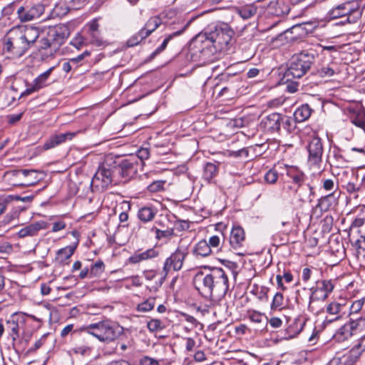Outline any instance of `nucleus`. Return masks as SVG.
<instances>
[{"mask_svg": "<svg viewBox=\"0 0 365 365\" xmlns=\"http://www.w3.org/2000/svg\"><path fill=\"white\" fill-rule=\"evenodd\" d=\"M339 196V195L337 192H331L329 194L322 197L318 200L317 208H319L322 212L328 211L336 204Z\"/></svg>", "mask_w": 365, "mask_h": 365, "instance_id": "obj_20", "label": "nucleus"}, {"mask_svg": "<svg viewBox=\"0 0 365 365\" xmlns=\"http://www.w3.org/2000/svg\"><path fill=\"white\" fill-rule=\"evenodd\" d=\"M115 176L116 173L114 172V166L111 167L107 163H103L96 172L92 182L96 186L105 188L112 184Z\"/></svg>", "mask_w": 365, "mask_h": 365, "instance_id": "obj_10", "label": "nucleus"}, {"mask_svg": "<svg viewBox=\"0 0 365 365\" xmlns=\"http://www.w3.org/2000/svg\"><path fill=\"white\" fill-rule=\"evenodd\" d=\"M162 24V20L159 16H153L148 19L143 28L144 32L149 36L155 29Z\"/></svg>", "mask_w": 365, "mask_h": 365, "instance_id": "obj_35", "label": "nucleus"}, {"mask_svg": "<svg viewBox=\"0 0 365 365\" xmlns=\"http://www.w3.org/2000/svg\"><path fill=\"white\" fill-rule=\"evenodd\" d=\"M75 251V247L68 246L59 250L57 252L56 259L62 263H66L67 260L72 256Z\"/></svg>", "mask_w": 365, "mask_h": 365, "instance_id": "obj_37", "label": "nucleus"}, {"mask_svg": "<svg viewBox=\"0 0 365 365\" xmlns=\"http://www.w3.org/2000/svg\"><path fill=\"white\" fill-rule=\"evenodd\" d=\"M354 178L355 181L349 182L345 186L346 190L349 193H354L365 188V176H361V183H358L359 174H356Z\"/></svg>", "mask_w": 365, "mask_h": 365, "instance_id": "obj_33", "label": "nucleus"}, {"mask_svg": "<svg viewBox=\"0 0 365 365\" xmlns=\"http://www.w3.org/2000/svg\"><path fill=\"white\" fill-rule=\"evenodd\" d=\"M218 173L217 166L213 163H207L204 166L203 178L210 182Z\"/></svg>", "mask_w": 365, "mask_h": 365, "instance_id": "obj_36", "label": "nucleus"}, {"mask_svg": "<svg viewBox=\"0 0 365 365\" xmlns=\"http://www.w3.org/2000/svg\"><path fill=\"white\" fill-rule=\"evenodd\" d=\"M353 225L365 230V207L361 209V217H358L353 222Z\"/></svg>", "mask_w": 365, "mask_h": 365, "instance_id": "obj_52", "label": "nucleus"}, {"mask_svg": "<svg viewBox=\"0 0 365 365\" xmlns=\"http://www.w3.org/2000/svg\"><path fill=\"white\" fill-rule=\"evenodd\" d=\"M257 8L254 4H247L235 8V11L244 20L249 19L257 13Z\"/></svg>", "mask_w": 365, "mask_h": 365, "instance_id": "obj_31", "label": "nucleus"}, {"mask_svg": "<svg viewBox=\"0 0 365 365\" xmlns=\"http://www.w3.org/2000/svg\"><path fill=\"white\" fill-rule=\"evenodd\" d=\"M40 34V29L36 26H14L4 37V50L16 57H21L36 46Z\"/></svg>", "mask_w": 365, "mask_h": 365, "instance_id": "obj_1", "label": "nucleus"}, {"mask_svg": "<svg viewBox=\"0 0 365 365\" xmlns=\"http://www.w3.org/2000/svg\"><path fill=\"white\" fill-rule=\"evenodd\" d=\"M150 152L148 148H140L137 153V156L140 160H146L149 158Z\"/></svg>", "mask_w": 365, "mask_h": 365, "instance_id": "obj_60", "label": "nucleus"}, {"mask_svg": "<svg viewBox=\"0 0 365 365\" xmlns=\"http://www.w3.org/2000/svg\"><path fill=\"white\" fill-rule=\"evenodd\" d=\"M326 312L327 314L336 315V317L344 319L348 315V305L344 301L341 302H332L327 305Z\"/></svg>", "mask_w": 365, "mask_h": 365, "instance_id": "obj_19", "label": "nucleus"}, {"mask_svg": "<svg viewBox=\"0 0 365 365\" xmlns=\"http://www.w3.org/2000/svg\"><path fill=\"white\" fill-rule=\"evenodd\" d=\"M307 151L309 163L312 165H319L322 162L324 151L322 140L317 136L314 137L307 145Z\"/></svg>", "mask_w": 365, "mask_h": 365, "instance_id": "obj_15", "label": "nucleus"}, {"mask_svg": "<svg viewBox=\"0 0 365 365\" xmlns=\"http://www.w3.org/2000/svg\"><path fill=\"white\" fill-rule=\"evenodd\" d=\"M46 223L43 221L36 222L30 224L25 227L21 229L18 232L19 237H32L38 234V232L43 229L46 228Z\"/></svg>", "mask_w": 365, "mask_h": 365, "instance_id": "obj_25", "label": "nucleus"}, {"mask_svg": "<svg viewBox=\"0 0 365 365\" xmlns=\"http://www.w3.org/2000/svg\"><path fill=\"white\" fill-rule=\"evenodd\" d=\"M138 167L135 157L130 156L120 160L117 165H114V172H115L116 175L120 176L125 180H128L136 175Z\"/></svg>", "mask_w": 365, "mask_h": 365, "instance_id": "obj_11", "label": "nucleus"}, {"mask_svg": "<svg viewBox=\"0 0 365 365\" xmlns=\"http://www.w3.org/2000/svg\"><path fill=\"white\" fill-rule=\"evenodd\" d=\"M207 28L196 35L191 41L190 50L193 55L204 60L218 53L212 38H210Z\"/></svg>", "mask_w": 365, "mask_h": 365, "instance_id": "obj_5", "label": "nucleus"}, {"mask_svg": "<svg viewBox=\"0 0 365 365\" xmlns=\"http://www.w3.org/2000/svg\"><path fill=\"white\" fill-rule=\"evenodd\" d=\"M279 177V173L277 168V166L274 167L272 169H270L265 175H264V180L269 184L276 183Z\"/></svg>", "mask_w": 365, "mask_h": 365, "instance_id": "obj_44", "label": "nucleus"}, {"mask_svg": "<svg viewBox=\"0 0 365 365\" xmlns=\"http://www.w3.org/2000/svg\"><path fill=\"white\" fill-rule=\"evenodd\" d=\"M157 215V210L151 207H143L138 211V218L142 222H148L152 221Z\"/></svg>", "mask_w": 365, "mask_h": 365, "instance_id": "obj_30", "label": "nucleus"}, {"mask_svg": "<svg viewBox=\"0 0 365 365\" xmlns=\"http://www.w3.org/2000/svg\"><path fill=\"white\" fill-rule=\"evenodd\" d=\"M12 251H13V247L10 243L4 242V243L0 245V252L9 254V253L12 252Z\"/></svg>", "mask_w": 365, "mask_h": 365, "instance_id": "obj_62", "label": "nucleus"}, {"mask_svg": "<svg viewBox=\"0 0 365 365\" xmlns=\"http://www.w3.org/2000/svg\"><path fill=\"white\" fill-rule=\"evenodd\" d=\"M248 318L252 322L258 324L257 331H262L266 329L268 318L264 314L257 311H251L248 313Z\"/></svg>", "mask_w": 365, "mask_h": 365, "instance_id": "obj_27", "label": "nucleus"}, {"mask_svg": "<svg viewBox=\"0 0 365 365\" xmlns=\"http://www.w3.org/2000/svg\"><path fill=\"white\" fill-rule=\"evenodd\" d=\"M147 327L148 329L152 332L161 331L165 328L163 323L157 319H153L149 321L148 322Z\"/></svg>", "mask_w": 365, "mask_h": 365, "instance_id": "obj_45", "label": "nucleus"}, {"mask_svg": "<svg viewBox=\"0 0 365 365\" xmlns=\"http://www.w3.org/2000/svg\"><path fill=\"white\" fill-rule=\"evenodd\" d=\"M153 230H155L156 238L158 240L170 237L173 235V231L172 230H160L157 228H153Z\"/></svg>", "mask_w": 365, "mask_h": 365, "instance_id": "obj_54", "label": "nucleus"}, {"mask_svg": "<svg viewBox=\"0 0 365 365\" xmlns=\"http://www.w3.org/2000/svg\"><path fill=\"white\" fill-rule=\"evenodd\" d=\"M210 38H212L217 52H225L234 35V31L225 23L211 24L207 27Z\"/></svg>", "mask_w": 365, "mask_h": 365, "instance_id": "obj_6", "label": "nucleus"}, {"mask_svg": "<svg viewBox=\"0 0 365 365\" xmlns=\"http://www.w3.org/2000/svg\"><path fill=\"white\" fill-rule=\"evenodd\" d=\"M165 184L164 181L158 180L152 182L150 185H148V189L149 191L155 192H158L163 188V185Z\"/></svg>", "mask_w": 365, "mask_h": 365, "instance_id": "obj_57", "label": "nucleus"}, {"mask_svg": "<svg viewBox=\"0 0 365 365\" xmlns=\"http://www.w3.org/2000/svg\"><path fill=\"white\" fill-rule=\"evenodd\" d=\"M352 123L365 131V113L356 116L352 120Z\"/></svg>", "mask_w": 365, "mask_h": 365, "instance_id": "obj_55", "label": "nucleus"}, {"mask_svg": "<svg viewBox=\"0 0 365 365\" xmlns=\"http://www.w3.org/2000/svg\"><path fill=\"white\" fill-rule=\"evenodd\" d=\"M361 238L355 242L358 257H365V230H360Z\"/></svg>", "mask_w": 365, "mask_h": 365, "instance_id": "obj_40", "label": "nucleus"}, {"mask_svg": "<svg viewBox=\"0 0 365 365\" xmlns=\"http://www.w3.org/2000/svg\"><path fill=\"white\" fill-rule=\"evenodd\" d=\"M245 242V234L243 228L239 225L233 226L230 235V245L232 248L238 252L237 254L242 255L239 251L242 250Z\"/></svg>", "mask_w": 365, "mask_h": 365, "instance_id": "obj_17", "label": "nucleus"}, {"mask_svg": "<svg viewBox=\"0 0 365 365\" xmlns=\"http://www.w3.org/2000/svg\"><path fill=\"white\" fill-rule=\"evenodd\" d=\"M139 365H159V361L154 358L144 356L140 359Z\"/></svg>", "mask_w": 365, "mask_h": 365, "instance_id": "obj_56", "label": "nucleus"}, {"mask_svg": "<svg viewBox=\"0 0 365 365\" xmlns=\"http://www.w3.org/2000/svg\"><path fill=\"white\" fill-rule=\"evenodd\" d=\"M22 115H23L22 113H17V114L9 115H7L8 122L10 124H14L16 122H18L19 120H20V119L22 117Z\"/></svg>", "mask_w": 365, "mask_h": 365, "instance_id": "obj_63", "label": "nucleus"}, {"mask_svg": "<svg viewBox=\"0 0 365 365\" xmlns=\"http://www.w3.org/2000/svg\"><path fill=\"white\" fill-rule=\"evenodd\" d=\"M305 324V321L302 318H297L287 328V333L289 338H293L298 335L302 330Z\"/></svg>", "mask_w": 365, "mask_h": 365, "instance_id": "obj_34", "label": "nucleus"}, {"mask_svg": "<svg viewBox=\"0 0 365 365\" xmlns=\"http://www.w3.org/2000/svg\"><path fill=\"white\" fill-rule=\"evenodd\" d=\"M88 43L86 38L81 35H77L71 42V44L79 49L84 44Z\"/></svg>", "mask_w": 365, "mask_h": 365, "instance_id": "obj_53", "label": "nucleus"}, {"mask_svg": "<svg viewBox=\"0 0 365 365\" xmlns=\"http://www.w3.org/2000/svg\"><path fill=\"white\" fill-rule=\"evenodd\" d=\"M44 6L37 4L28 10H26L24 6H20L17 10V14L21 22H27L38 19L44 13Z\"/></svg>", "mask_w": 365, "mask_h": 365, "instance_id": "obj_16", "label": "nucleus"}, {"mask_svg": "<svg viewBox=\"0 0 365 365\" xmlns=\"http://www.w3.org/2000/svg\"><path fill=\"white\" fill-rule=\"evenodd\" d=\"M331 19L346 16V21L353 24L361 16V11L355 1H346L332 8L328 13Z\"/></svg>", "mask_w": 365, "mask_h": 365, "instance_id": "obj_7", "label": "nucleus"}, {"mask_svg": "<svg viewBox=\"0 0 365 365\" xmlns=\"http://www.w3.org/2000/svg\"><path fill=\"white\" fill-rule=\"evenodd\" d=\"M207 244L214 253L215 252H218L220 250L221 240L219 236L213 235L209 238Z\"/></svg>", "mask_w": 365, "mask_h": 365, "instance_id": "obj_47", "label": "nucleus"}, {"mask_svg": "<svg viewBox=\"0 0 365 365\" xmlns=\"http://www.w3.org/2000/svg\"><path fill=\"white\" fill-rule=\"evenodd\" d=\"M188 254L189 250L187 246L178 245L175 252L164 262L163 267V277L165 278L170 270H180Z\"/></svg>", "mask_w": 365, "mask_h": 365, "instance_id": "obj_9", "label": "nucleus"}, {"mask_svg": "<svg viewBox=\"0 0 365 365\" xmlns=\"http://www.w3.org/2000/svg\"><path fill=\"white\" fill-rule=\"evenodd\" d=\"M228 155L230 157L234 158H240L245 157L247 158L248 156V151L245 148L240 149L236 151H228Z\"/></svg>", "mask_w": 365, "mask_h": 365, "instance_id": "obj_58", "label": "nucleus"}, {"mask_svg": "<svg viewBox=\"0 0 365 365\" xmlns=\"http://www.w3.org/2000/svg\"><path fill=\"white\" fill-rule=\"evenodd\" d=\"M356 334L350 320L339 328L334 334V339L341 342L348 340L353 335Z\"/></svg>", "mask_w": 365, "mask_h": 365, "instance_id": "obj_22", "label": "nucleus"}, {"mask_svg": "<svg viewBox=\"0 0 365 365\" xmlns=\"http://www.w3.org/2000/svg\"><path fill=\"white\" fill-rule=\"evenodd\" d=\"M155 298H148L143 302L140 303L137 306V311L140 312H147L152 310L155 306Z\"/></svg>", "mask_w": 365, "mask_h": 365, "instance_id": "obj_41", "label": "nucleus"}, {"mask_svg": "<svg viewBox=\"0 0 365 365\" xmlns=\"http://www.w3.org/2000/svg\"><path fill=\"white\" fill-rule=\"evenodd\" d=\"M105 271V264L102 260L93 263L90 269V277H100Z\"/></svg>", "mask_w": 365, "mask_h": 365, "instance_id": "obj_39", "label": "nucleus"}, {"mask_svg": "<svg viewBox=\"0 0 365 365\" xmlns=\"http://www.w3.org/2000/svg\"><path fill=\"white\" fill-rule=\"evenodd\" d=\"M76 135V133H66L51 136L44 144V150H48L66 142L67 140H71Z\"/></svg>", "mask_w": 365, "mask_h": 365, "instance_id": "obj_21", "label": "nucleus"}, {"mask_svg": "<svg viewBox=\"0 0 365 365\" xmlns=\"http://www.w3.org/2000/svg\"><path fill=\"white\" fill-rule=\"evenodd\" d=\"M341 319H342L340 317H336V315H331V314H327V315L326 316L325 319L324 321V324L325 326H327L334 322H337Z\"/></svg>", "mask_w": 365, "mask_h": 365, "instance_id": "obj_61", "label": "nucleus"}, {"mask_svg": "<svg viewBox=\"0 0 365 365\" xmlns=\"http://www.w3.org/2000/svg\"><path fill=\"white\" fill-rule=\"evenodd\" d=\"M335 71L330 65L322 66L317 71V74L322 78H329L334 75Z\"/></svg>", "mask_w": 365, "mask_h": 365, "instance_id": "obj_48", "label": "nucleus"}, {"mask_svg": "<svg viewBox=\"0 0 365 365\" xmlns=\"http://www.w3.org/2000/svg\"><path fill=\"white\" fill-rule=\"evenodd\" d=\"M53 67L50 68L36 78L31 85H27V88L21 96H28L33 93L38 91L40 89L47 86L46 81L53 71Z\"/></svg>", "mask_w": 365, "mask_h": 365, "instance_id": "obj_18", "label": "nucleus"}, {"mask_svg": "<svg viewBox=\"0 0 365 365\" xmlns=\"http://www.w3.org/2000/svg\"><path fill=\"white\" fill-rule=\"evenodd\" d=\"M334 288V284L331 279L317 281L316 287L311 289L312 294L309 297V302L316 300H325Z\"/></svg>", "mask_w": 365, "mask_h": 365, "instance_id": "obj_13", "label": "nucleus"}, {"mask_svg": "<svg viewBox=\"0 0 365 365\" xmlns=\"http://www.w3.org/2000/svg\"><path fill=\"white\" fill-rule=\"evenodd\" d=\"M88 30L86 40L88 43L94 46L101 47L108 45V42L104 39L99 30L100 25L98 19H93L88 24Z\"/></svg>", "mask_w": 365, "mask_h": 365, "instance_id": "obj_14", "label": "nucleus"}, {"mask_svg": "<svg viewBox=\"0 0 365 365\" xmlns=\"http://www.w3.org/2000/svg\"><path fill=\"white\" fill-rule=\"evenodd\" d=\"M194 283L196 289L206 297H224L229 289L228 277L223 269L218 267L206 273H197Z\"/></svg>", "mask_w": 365, "mask_h": 365, "instance_id": "obj_2", "label": "nucleus"}, {"mask_svg": "<svg viewBox=\"0 0 365 365\" xmlns=\"http://www.w3.org/2000/svg\"><path fill=\"white\" fill-rule=\"evenodd\" d=\"M190 22H191V21H189L185 24H182L179 28H178V30L176 31H174L172 34L168 35L165 37V38L164 39V41H163V43H161V45L160 46H158L153 52V53L151 54V57H155V56H157L158 54H159L160 53L163 51L165 49V48L167 47L169 41L170 40H172L174 37L181 35L186 30V29L189 26Z\"/></svg>", "mask_w": 365, "mask_h": 365, "instance_id": "obj_23", "label": "nucleus"}, {"mask_svg": "<svg viewBox=\"0 0 365 365\" xmlns=\"http://www.w3.org/2000/svg\"><path fill=\"white\" fill-rule=\"evenodd\" d=\"M53 36H58L61 39L66 38L68 36V29L66 26H57L53 30Z\"/></svg>", "mask_w": 365, "mask_h": 365, "instance_id": "obj_51", "label": "nucleus"}, {"mask_svg": "<svg viewBox=\"0 0 365 365\" xmlns=\"http://www.w3.org/2000/svg\"><path fill=\"white\" fill-rule=\"evenodd\" d=\"M193 254L201 257H207L213 254L210 247L207 244V241L202 240L199 241L194 247Z\"/></svg>", "mask_w": 365, "mask_h": 365, "instance_id": "obj_29", "label": "nucleus"}, {"mask_svg": "<svg viewBox=\"0 0 365 365\" xmlns=\"http://www.w3.org/2000/svg\"><path fill=\"white\" fill-rule=\"evenodd\" d=\"M314 61V54L312 52L303 51L294 55L281 81L288 83L292 78H300L310 69Z\"/></svg>", "mask_w": 365, "mask_h": 365, "instance_id": "obj_3", "label": "nucleus"}, {"mask_svg": "<svg viewBox=\"0 0 365 365\" xmlns=\"http://www.w3.org/2000/svg\"><path fill=\"white\" fill-rule=\"evenodd\" d=\"M364 302L365 298H361L354 301L350 307H348V309H349L348 315L359 313L361 310Z\"/></svg>", "mask_w": 365, "mask_h": 365, "instance_id": "obj_46", "label": "nucleus"}, {"mask_svg": "<svg viewBox=\"0 0 365 365\" xmlns=\"http://www.w3.org/2000/svg\"><path fill=\"white\" fill-rule=\"evenodd\" d=\"M350 322L353 325L355 334L365 331V318L364 317H361L354 320L350 319Z\"/></svg>", "mask_w": 365, "mask_h": 365, "instance_id": "obj_43", "label": "nucleus"}, {"mask_svg": "<svg viewBox=\"0 0 365 365\" xmlns=\"http://www.w3.org/2000/svg\"><path fill=\"white\" fill-rule=\"evenodd\" d=\"M286 170V174L289 177L296 187H293L294 192L297 198L301 201H304L308 192L310 193L313 191V187L309 184H304V174L293 166H287L284 165ZM292 189V186L289 187Z\"/></svg>", "mask_w": 365, "mask_h": 365, "instance_id": "obj_8", "label": "nucleus"}, {"mask_svg": "<svg viewBox=\"0 0 365 365\" xmlns=\"http://www.w3.org/2000/svg\"><path fill=\"white\" fill-rule=\"evenodd\" d=\"M148 36L141 29L138 33L133 35L127 41V45L129 47H133L139 44L143 39L146 38Z\"/></svg>", "mask_w": 365, "mask_h": 365, "instance_id": "obj_38", "label": "nucleus"}, {"mask_svg": "<svg viewBox=\"0 0 365 365\" xmlns=\"http://www.w3.org/2000/svg\"><path fill=\"white\" fill-rule=\"evenodd\" d=\"M312 108L308 104H303L294 113V118L296 122L302 123L307 120L312 114Z\"/></svg>", "mask_w": 365, "mask_h": 365, "instance_id": "obj_32", "label": "nucleus"}, {"mask_svg": "<svg viewBox=\"0 0 365 365\" xmlns=\"http://www.w3.org/2000/svg\"><path fill=\"white\" fill-rule=\"evenodd\" d=\"M39 45L37 46V48L40 49H47L51 46V41L47 38H41L40 41H38Z\"/></svg>", "mask_w": 365, "mask_h": 365, "instance_id": "obj_59", "label": "nucleus"}, {"mask_svg": "<svg viewBox=\"0 0 365 365\" xmlns=\"http://www.w3.org/2000/svg\"><path fill=\"white\" fill-rule=\"evenodd\" d=\"M21 317L18 314H14L10 317L9 319L6 320V329L9 331V335L11 336L13 341H15L19 336V321Z\"/></svg>", "mask_w": 365, "mask_h": 365, "instance_id": "obj_26", "label": "nucleus"}, {"mask_svg": "<svg viewBox=\"0 0 365 365\" xmlns=\"http://www.w3.org/2000/svg\"><path fill=\"white\" fill-rule=\"evenodd\" d=\"M284 304V297L280 292H277L272 299L271 304V309L272 310H280Z\"/></svg>", "mask_w": 365, "mask_h": 365, "instance_id": "obj_42", "label": "nucleus"}, {"mask_svg": "<svg viewBox=\"0 0 365 365\" xmlns=\"http://www.w3.org/2000/svg\"><path fill=\"white\" fill-rule=\"evenodd\" d=\"M82 330L102 342L113 341L120 333V327L108 319L90 324Z\"/></svg>", "mask_w": 365, "mask_h": 365, "instance_id": "obj_4", "label": "nucleus"}, {"mask_svg": "<svg viewBox=\"0 0 365 365\" xmlns=\"http://www.w3.org/2000/svg\"><path fill=\"white\" fill-rule=\"evenodd\" d=\"M158 252L153 248L148 249L145 252L140 253H135L128 259L129 262L132 264H137L142 261L157 257Z\"/></svg>", "mask_w": 365, "mask_h": 365, "instance_id": "obj_28", "label": "nucleus"}, {"mask_svg": "<svg viewBox=\"0 0 365 365\" xmlns=\"http://www.w3.org/2000/svg\"><path fill=\"white\" fill-rule=\"evenodd\" d=\"M268 322L273 328H279L282 324V319L278 317H272L269 320H268Z\"/></svg>", "mask_w": 365, "mask_h": 365, "instance_id": "obj_64", "label": "nucleus"}, {"mask_svg": "<svg viewBox=\"0 0 365 365\" xmlns=\"http://www.w3.org/2000/svg\"><path fill=\"white\" fill-rule=\"evenodd\" d=\"M287 123H289V120L285 116L278 113H273L262 119L260 127L262 128L265 132L275 133L280 130L282 124L287 125Z\"/></svg>", "mask_w": 365, "mask_h": 365, "instance_id": "obj_12", "label": "nucleus"}, {"mask_svg": "<svg viewBox=\"0 0 365 365\" xmlns=\"http://www.w3.org/2000/svg\"><path fill=\"white\" fill-rule=\"evenodd\" d=\"M365 351V334L361 336L357 343L349 351L348 354L345 356L347 358L348 362L350 364L354 363Z\"/></svg>", "mask_w": 365, "mask_h": 365, "instance_id": "obj_24", "label": "nucleus"}, {"mask_svg": "<svg viewBox=\"0 0 365 365\" xmlns=\"http://www.w3.org/2000/svg\"><path fill=\"white\" fill-rule=\"evenodd\" d=\"M322 188L327 192H336L338 186L334 183L331 179L322 180Z\"/></svg>", "mask_w": 365, "mask_h": 365, "instance_id": "obj_49", "label": "nucleus"}, {"mask_svg": "<svg viewBox=\"0 0 365 365\" xmlns=\"http://www.w3.org/2000/svg\"><path fill=\"white\" fill-rule=\"evenodd\" d=\"M36 173L34 170H9L5 173L4 177L7 176H17L19 174L21 173L24 176H28L30 174H33Z\"/></svg>", "mask_w": 365, "mask_h": 365, "instance_id": "obj_50", "label": "nucleus"}]
</instances>
